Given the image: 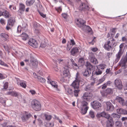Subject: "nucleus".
Returning a JSON list of instances; mask_svg holds the SVG:
<instances>
[{"label":"nucleus","mask_w":127,"mask_h":127,"mask_svg":"<svg viewBox=\"0 0 127 127\" xmlns=\"http://www.w3.org/2000/svg\"><path fill=\"white\" fill-rule=\"evenodd\" d=\"M30 106L35 111H39L41 109L40 102L36 99H34L31 101Z\"/></svg>","instance_id":"f257e3e1"},{"label":"nucleus","mask_w":127,"mask_h":127,"mask_svg":"<svg viewBox=\"0 0 127 127\" xmlns=\"http://www.w3.org/2000/svg\"><path fill=\"white\" fill-rule=\"evenodd\" d=\"M93 96V94L91 92H87L85 93L82 97L83 100L89 101Z\"/></svg>","instance_id":"f03ea898"},{"label":"nucleus","mask_w":127,"mask_h":127,"mask_svg":"<svg viewBox=\"0 0 127 127\" xmlns=\"http://www.w3.org/2000/svg\"><path fill=\"white\" fill-rule=\"evenodd\" d=\"M80 82V78L78 76V73H77L76 75V78L75 80L74 81L71 86L74 89H79V84Z\"/></svg>","instance_id":"7ed1b4c3"},{"label":"nucleus","mask_w":127,"mask_h":127,"mask_svg":"<svg viewBox=\"0 0 127 127\" xmlns=\"http://www.w3.org/2000/svg\"><path fill=\"white\" fill-rule=\"evenodd\" d=\"M92 107L94 109L98 110L101 106V104L96 100H95L91 103Z\"/></svg>","instance_id":"20e7f679"},{"label":"nucleus","mask_w":127,"mask_h":127,"mask_svg":"<svg viewBox=\"0 0 127 127\" xmlns=\"http://www.w3.org/2000/svg\"><path fill=\"white\" fill-rule=\"evenodd\" d=\"M15 22V19L14 18H10L7 21V24L6 27V29L7 30H9L14 24Z\"/></svg>","instance_id":"39448f33"},{"label":"nucleus","mask_w":127,"mask_h":127,"mask_svg":"<svg viewBox=\"0 0 127 127\" xmlns=\"http://www.w3.org/2000/svg\"><path fill=\"white\" fill-rule=\"evenodd\" d=\"M114 84L115 87L118 89L122 90L123 88V85L121 80L118 79H116L114 81Z\"/></svg>","instance_id":"423d86ee"},{"label":"nucleus","mask_w":127,"mask_h":127,"mask_svg":"<svg viewBox=\"0 0 127 127\" xmlns=\"http://www.w3.org/2000/svg\"><path fill=\"white\" fill-rule=\"evenodd\" d=\"M28 43L30 45L34 48H36L38 47V44L36 40L33 39H30Z\"/></svg>","instance_id":"0eeeda50"},{"label":"nucleus","mask_w":127,"mask_h":127,"mask_svg":"<svg viewBox=\"0 0 127 127\" xmlns=\"http://www.w3.org/2000/svg\"><path fill=\"white\" fill-rule=\"evenodd\" d=\"M27 24L24 23L23 24L22 27L19 26L17 28V32H21L22 31L25 32L27 31Z\"/></svg>","instance_id":"6e6552de"},{"label":"nucleus","mask_w":127,"mask_h":127,"mask_svg":"<svg viewBox=\"0 0 127 127\" xmlns=\"http://www.w3.org/2000/svg\"><path fill=\"white\" fill-rule=\"evenodd\" d=\"M103 47L105 49L108 51L112 50V47L110 41H106Z\"/></svg>","instance_id":"1a4fd4ad"},{"label":"nucleus","mask_w":127,"mask_h":127,"mask_svg":"<svg viewBox=\"0 0 127 127\" xmlns=\"http://www.w3.org/2000/svg\"><path fill=\"white\" fill-rule=\"evenodd\" d=\"M78 23H77V25L78 26L82 29L85 26V24L86 23V21L83 19H77V20Z\"/></svg>","instance_id":"9d476101"},{"label":"nucleus","mask_w":127,"mask_h":127,"mask_svg":"<svg viewBox=\"0 0 127 127\" xmlns=\"http://www.w3.org/2000/svg\"><path fill=\"white\" fill-rule=\"evenodd\" d=\"M106 110L107 111H112L114 109V107L112 103L108 101L106 102Z\"/></svg>","instance_id":"9b49d317"},{"label":"nucleus","mask_w":127,"mask_h":127,"mask_svg":"<svg viewBox=\"0 0 127 127\" xmlns=\"http://www.w3.org/2000/svg\"><path fill=\"white\" fill-rule=\"evenodd\" d=\"M90 59L91 62L95 64H98V62L93 53H91L89 55Z\"/></svg>","instance_id":"f8f14e48"},{"label":"nucleus","mask_w":127,"mask_h":127,"mask_svg":"<svg viewBox=\"0 0 127 127\" xmlns=\"http://www.w3.org/2000/svg\"><path fill=\"white\" fill-rule=\"evenodd\" d=\"M32 116L31 114L28 112H26L25 115L22 117V120L23 122H25Z\"/></svg>","instance_id":"ddd939ff"},{"label":"nucleus","mask_w":127,"mask_h":127,"mask_svg":"<svg viewBox=\"0 0 127 127\" xmlns=\"http://www.w3.org/2000/svg\"><path fill=\"white\" fill-rule=\"evenodd\" d=\"M30 62L33 66H36L38 64V62L35 59L33 55L31 54L30 55Z\"/></svg>","instance_id":"4468645a"},{"label":"nucleus","mask_w":127,"mask_h":127,"mask_svg":"<svg viewBox=\"0 0 127 127\" xmlns=\"http://www.w3.org/2000/svg\"><path fill=\"white\" fill-rule=\"evenodd\" d=\"M64 70L63 72V74L62 75L64 77H67L69 74V71L68 70L69 67L67 66H65L64 67Z\"/></svg>","instance_id":"2eb2a0df"},{"label":"nucleus","mask_w":127,"mask_h":127,"mask_svg":"<svg viewBox=\"0 0 127 127\" xmlns=\"http://www.w3.org/2000/svg\"><path fill=\"white\" fill-rule=\"evenodd\" d=\"M38 37L42 42L41 43L40 47L42 48H44L46 46V42L45 41V38L43 36H38Z\"/></svg>","instance_id":"dca6fc26"},{"label":"nucleus","mask_w":127,"mask_h":127,"mask_svg":"<svg viewBox=\"0 0 127 127\" xmlns=\"http://www.w3.org/2000/svg\"><path fill=\"white\" fill-rule=\"evenodd\" d=\"M106 121V127H113L114 123L113 120L111 117L109 119Z\"/></svg>","instance_id":"f3484780"},{"label":"nucleus","mask_w":127,"mask_h":127,"mask_svg":"<svg viewBox=\"0 0 127 127\" xmlns=\"http://www.w3.org/2000/svg\"><path fill=\"white\" fill-rule=\"evenodd\" d=\"M79 48L77 47H75L72 48L70 51L71 55L73 56H75L79 52Z\"/></svg>","instance_id":"a211bd4d"},{"label":"nucleus","mask_w":127,"mask_h":127,"mask_svg":"<svg viewBox=\"0 0 127 127\" xmlns=\"http://www.w3.org/2000/svg\"><path fill=\"white\" fill-rule=\"evenodd\" d=\"M119 65L122 69H124V73L125 75H127V65L126 64L119 63Z\"/></svg>","instance_id":"6ab92c4d"},{"label":"nucleus","mask_w":127,"mask_h":127,"mask_svg":"<svg viewBox=\"0 0 127 127\" xmlns=\"http://www.w3.org/2000/svg\"><path fill=\"white\" fill-rule=\"evenodd\" d=\"M121 105L124 106L125 105V100L122 97L117 96L115 99Z\"/></svg>","instance_id":"aec40b11"},{"label":"nucleus","mask_w":127,"mask_h":127,"mask_svg":"<svg viewBox=\"0 0 127 127\" xmlns=\"http://www.w3.org/2000/svg\"><path fill=\"white\" fill-rule=\"evenodd\" d=\"M64 88L66 92L67 95H73V90L68 87H66Z\"/></svg>","instance_id":"412c9836"},{"label":"nucleus","mask_w":127,"mask_h":127,"mask_svg":"<svg viewBox=\"0 0 127 127\" xmlns=\"http://www.w3.org/2000/svg\"><path fill=\"white\" fill-rule=\"evenodd\" d=\"M80 7L82 8V10H89L90 9L89 6L87 4H86L84 3H81Z\"/></svg>","instance_id":"4be33fe9"},{"label":"nucleus","mask_w":127,"mask_h":127,"mask_svg":"<svg viewBox=\"0 0 127 127\" xmlns=\"http://www.w3.org/2000/svg\"><path fill=\"white\" fill-rule=\"evenodd\" d=\"M123 53L122 51H119L118 53L116 55V58L115 60V61L116 62H118L119 60L120 57L123 54Z\"/></svg>","instance_id":"5701e85b"},{"label":"nucleus","mask_w":127,"mask_h":127,"mask_svg":"<svg viewBox=\"0 0 127 127\" xmlns=\"http://www.w3.org/2000/svg\"><path fill=\"white\" fill-rule=\"evenodd\" d=\"M48 113H44L43 117L45 120L49 121L52 119V116L51 115L48 114Z\"/></svg>","instance_id":"b1692460"},{"label":"nucleus","mask_w":127,"mask_h":127,"mask_svg":"<svg viewBox=\"0 0 127 127\" xmlns=\"http://www.w3.org/2000/svg\"><path fill=\"white\" fill-rule=\"evenodd\" d=\"M21 36L22 39L25 41L29 38L28 35L24 32H23L22 33L21 35Z\"/></svg>","instance_id":"393cba45"},{"label":"nucleus","mask_w":127,"mask_h":127,"mask_svg":"<svg viewBox=\"0 0 127 127\" xmlns=\"http://www.w3.org/2000/svg\"><path fill=\"white\" fill-rule=\"evenodd\" d=\"M0 36L1 38H3L5 41H6L9 39V36L8 35L3 33H1L0 34Z\"/></svg>","instance_id":"a878e982"},{"label":"nucleus","mask_w":127,"mask_h":127,"mask_svg":"<svg viewBox=\"0 0 127 127\" xmlns=\"http://www.w3.org/2000/svg\"><path fill=\"white\" fill-rule=\"evenodd\" d=\"M117 111L118 113L120 114H127V111L124 109H117Z\"/></svg>","instance_id":"bb28decb"},{"label":"nucleus","mask_w":127,"mask_h":127,"mask_svg":"<svg viewBox=\"0 0 127 127\" xmlns=\"http://www.w3.org/2000/svg\"><path fill=\"white\" fill-rule=\"evenodd\" d=\"M86 65L87 68L86 69L89 70H91L93 69L94 66L89 62H87Z\"/></svg>","instance_id":"cd10ccee"},{"label":"nucleus","mask_w":127,"mask_h":127,"mask_svg":"<svg viewBox=\"0 0 127 127\" xmlns=\"http://www.w3.org/2000/svg\"><path fill=\"white\" fill-rule=\"evenodd\" d=\"M112 83L110 81H107L106 83L102 85V89H105L106 88L107 86H110Z\"/></svg>","instance_id":"c85d7f7f"},{"label":"nucleus","mask_w":127,"mask_h":127,"mask_svg":"<svg viewBox=\"0 0 127 127\" xmlns=\"http://www.w3.org/2000/svg\"><path fill=\"white\" fill-rule=\"evenodd\" d=\"M91 70H89L86 69L85 71L83 73V75L86 77H88L91 74Z\"/></svg>","instance_id":"c756f323"},{"label":"nucleus","mask_w":127,"mask_h":127,"mask_svg":"<svg viewBox=\"0 0 127 127\" xmlns=\"http://www.w3.org/2000/svg\"><path fill=\"white\" fill-rule=\"evenodd\" d=\"M80 92L79 89H74L73 90V95L75 97H78Z\"/></svg>","instance_id":"7c9ffc66"},{"label":"nucleus","mask_w":127,"mask_h":127,"mask_svg":"<svg viewBox=\"0 0 127 127\" xmlns=\"http://www.w3.org/2000/svg\"><path fill=\"white\" fill-rule=\"evenodd\" d=\"M83 31H87V32H91L92 29L90 26L85 25L82 29Z\"/></svg>","instance_id":"2f4dec72"},{"label":"nucleus","mask_w":127,"mask_h":127,"mask_svg":"<svg viewBox=\"0 0 127 127\" xmlns=\"http://www.w3.org/2000/svg\"><path fill=\"white\" fill-rule=\"evenodd\" d=\"M106 65L104 64H101L96 66L97 68L99 69L102 71L105 68Z\"/></svg>","instance_id":"473e14b6"},{"label":"nucleus","mask_w":127,"mask_h":127,"mask_svg":"<svg viewBox=\"0 0 127 127\" xmlns=\"http://www.w3.org/2000/svg\"><path fill=\"white\" fill-rule=\"evenodd\" d=\"M101 113L102 117H105L107 119H109L110 118V115L105 112L103 111Z\"/></svg>","instance_id":"72a5a7b5"},{"label":"nucleus","mask_w":127,"mask_h":127,"mask_svg":"<svg viewBox=\"0 0 127 127\" xmlns=\"http://www.w3.org/2000/svg\"><path fill=\"white\" fill-rule=\"evenodd\" d=\"M106 93L108 95L112 94L113 92V90L109 88H107L105 90Z\"/></svg>","instance_id":"f704fd0d"},{"label":"nucleus","mask_w":127,"mask_h":127,"mask_svg":"<svg viewBox=\"0 0 127 127\" xmlns=\"http://www.w3.org/2000/svg\"><path fill=\"white\" fill-rule=\"evenodd\" d=\"M34 1V0H27L26 1V4L27 6H31L33 4Z\"/></svg>","instance_id":"c9c22d12"},{"label":"nucleus","mask_w":127,"mask_h":127,"mask_svg":"<svg viewBox=\"0 0 127 127\" xmlns=\"http://www.w3.org/2000/svg\"><path fill=\"white\" fill-rule=\"evenodd\" d=\"M127 63V56H125L123 57L120 61L119 63L126 64Z\"/></svg>","instance_id":"e433bc0d"},{"label":"nucleus","mask_w":127,"mask_h":127,"mask_svg":"<svg viewBox=\"0 0 127 127\" xmlns=\"http://www.w3.org/2000/svg\"><path fill=\"white\" fill-rule=\"evenodd\" d=\"M89 107L88 106L84 108H82L81 109V113L82 115L85 114L87 112V111Z\"/></svg>","instance_id":"4c0bfd02"},{"label":"nucleus","mask_w":127,"mask_h":127,"mask_svg":"<svg viewBox=\"0 0 127 127\" xmlns=\"http://www.w3.org/2000/svg\"><path fill=\"white\" fill-rule=\"evenodd\" d=\"M20 85L22 88H26L27 87L26 82L25 81H21L20 83Z\"/></svg>","instance_id":"58836bf2"},{"label":"nucleus","mask_w":127,"mask_h":127,"mask_svg":"<svg viewBox=\"0 0 127 127\" xmlns=\"http://www.w3.org/2000/svg\"><path fill=\"white\" fill-rule=\"evenodd\" d=\"M2 15L4 16L6 18H8L9 17V13L7 11L5 10L2 12Z\"/></svg>","instance_id":"ea45409f"},{"label":"nucleus","mask_w":127,"mask_h":127,"mask_svg":"<svg viewBox=\"0 0 127 127\" xmlns=\"http://www.w3.org/2000/svg\"><path fill=\"white\" fill-rule=\"evenodd\" d=\"M112 116L115 119L117 120L120 118V116L114 113L112 114Z\"/></svg>","instance_id":"a19ab883"},{"label":"nucleus","mask_w":127,"mask_h":127,"mask_svg":"<svg viewBox=\"0 0 127 127\" xmlns=\"http://www.w3.org/2000/svg\"><path fill=\"white\" fill-rule=\"evenodd\" d=\"M91 88L92 87L91 85H87L86 86L85 90L90 92H92L93 90Z\"/></svg>","instance_id":"79ce46f5"},{"label":"nucleus","mask_w":127,"mask_h":127,"mask_svg":"<svg viewBox=\"0 0 127 127\" xmlns=\"http://www.w3.org/2000/svg\"><path fill=\"white\" fill-rule=\"evenodd\" d=\"M37 78L38 81L41 83H43L45 81V79L42 77L38 76L37 77Z\"/></svg>","instance_id":"37998d69"},{"label":"nucleus","mask_w":127,"mask_h":127,"mask_svg":"<svg viewBox=\"0 0 127 127\" xmlns=\"http://www.w3.org/2000/svg\"><path fill=\"white\" fill-rule=\"evenodd\" d=\"M105 80V78L104 77H102L97 81V85H98L103 82Z\"/></svg>","instance_id":"c03bdc74"},{"label":"nucleus","mask_w":127,"mask_h":127,"mask_svg":"<svg viewBox=\"0 0 127 127\" xmlns=\"http://www.w3.org/2000/svg\"><path fill=\"white\" fill-rule=\"evenodd\" d=\"M115 125L116 127H121L122 125V123L120 122L117 121L116 122Z\"/></svg>","instance_id":"a18cd8bd"},{"label":"nucleus","mask_w":127,"mask_h":127,"mask_svg":"<svg viewBox=\"0 0 127 127\" xmlns=\"http://www.w3.org/2000/svg\"><path fill=\"white\" fill-rule=\"evenodd\" d=\"M102 71L98 68H97L95 72V74L97 75H99L102 74Z\"/></svg>","instance_id":"49530a36"},{"label":"nucleus","mask_w":127,"mask_h":127,"mask_svg":"<svg viewBox=\"0 0 127 127\" xmlns=\"http://www.w3.org/2000/svg\"><path fill=\"white\" fill-rule=\"evenodd\" d=\"M50 83L51 85L53 87H54L57 89L58 88V85H57L54 81H52L50 82Z\"/></svg>","instance_id":"de8ad7c7"},{"label":"nucleus","mask_w":127,"mask_h":127,"mask_svg":"<svg viewBox=\"0 0 127 127\" xmlns=\"http://www.w3.org/2000/svg\"><path fill=\"white\" fill-rule=\"evenodd\" d=\"M25 6L22 3H20L19 6V9H22L24 10H25Z\"/></svg>","instance_id":"09e8293b"},{"label":"nucleus","mask_w":127,"mask_h":127,"mask_svg":"<svg viewBox=\"0 0 127 127\" xmlns=\"http://www.w3.org/2000/svg\"><path fill=\"white\" fill-rule=\"evenodd\" d=\"M87 101L85 100H83L81 102V105L83 107L85 106L86 107L88 105V103L87 102Z\"/></svg>","instance_id":"8fccbe9b"},{"label":"nucleus","mask_w":127,"mask_h":127,"mask_svg":"<svg viewBox=\"0 0 127 127\" xmlns=\"http://www.w3.org/2000/svg\"><path fill=\"white\" fill-rule=\"evenodd\" d=\"M72 46L71 45V44H70L69 43H67V47L66 48L67 50V51H69Z\"/></svg>","instance_id":"3c124183"},{"label":"nucleus","mask_w":127,"mask_h":127,"mask_svg":"<svg viewBox=\"0 0 127 127\" xmlns=\"http://www.w3.org/2000/svg\"><path fill=\"white\" fill-rule=\"evenodd\" d=\"M89 115L92 118H94L95 117V115L94 112L92 111H90L89 113Z\"/></svg>","instance_id":"603ef678"},{"label":"nucleus","mask_w":127,"mask_h":127,"mask_svg":"<svg viewBox=\"0 0 127 127\" xmlns=\"http://www.w3.org/2000/svg\"><path fill=\"white\" fill-rule=\"evenodd\" d=\"M70 60L71 61V62L73 66H74L75 67H78L77 64L75 63L74 61L73 60V59L71 58L70 59Z\"/></svg>","instance_id":"864d4df0"},{"label":"nucleus","mask_w":127,"mask_h":127,"mask_svg":"<svg viewBox=\"0 0 127 127\" xmlns=\"http://www.w3.org/2000/svg\"><path fill=\"white\" fill-rule=\"evenodd\" d=\"M17 97L18 98L20 99L22 98V95L19 93H16V97Z\"/></svg>","instance_id":"5fc2aeb1"},{"label":"nucleus","mask_w":127,"mask_h":127,"mask_svg":"<svg viewBox=\"0 0 127 127\" xmlns=\"http://www.w3.org/2000/svg\"><path fill=\"white\" fill-rule=\"evenodd\" d=\"M100 93L102 95L103 97H106L108 95L106 93V91H103L102 92H101Z\"/></svg>","instance_id":"6e6d98bb"},{"label":"nucleus","mask_w":127,"mask_h":127,"mask_svg":"<svg viewBox=\"0 0 127 127\" xmlns=\"http://www.w3.org/2000/svg\"><path fill=\"white\" fill-rule=\"evenodd\" d=\"M55 9L57 11V12L59 13H60L62 11V9L61 7H55Z\"/></svg>","instance_id":"4d7b16f0"},{"label":"nucleus","mask_w":127,"mask_h":127,"mask_svg":"<svg viewBox=\"0 0 127 127\" xmlns=\"http://www.w3.org/2000/svg\"><path fill=\"white\" fill-rule=\"evenodd\" d=\"M62 17L64 19H66L68 17V15L66 13H63L62 14Z\"/></svg>","instance_id":"13d9d810"},{"label":"nucleus","mask_w":127,"mask_h":127,"mask_svg":"<svg viewBox=\"0 0 127 127\" xmlns=\"http://www.w3.org/2000/svg\"><path fill=\"white\" fill-rule=\"evenodd\" d=\"M79 63L81 64H83L84 63V59L83 58H80L78 61Z\"/></svg>","instance_id":"bf43d9fd"},{"label":"nucleus","mask_w":127,"mask_h":127,"mask_svg":"<svg viewBox=\"0 0 127 127\" xmlns=\"http://www.w3.org/2000/svg\"><path fill=\"white\" fill-rule=\"evenodd\" d=\"M8 83L7 82H5L4 83L3 85V88L2 89L3 90V89H6L8 87Z\"/></svg>","instance_id":"052dcab7"},{"label":"nucleus","mask_w":127,"mask_h":127,"mask_svg":"<svg viewBox=\"0 0 127 127\" xmlns=\"http://www.w3.org/2000/svg\"><path fill=\"white\" fill-rule=\"evenodd\" d=\"M0 64L5 66L8 67V65L6 64L4 62L0 60Z\"/></svg>","instance_id":"680f3d73"},{"label":"nucleus","mask_w":127,"mask_h":127,"mask_svg":"<svg viewBox=\"0 0 127 127\" xmlns=\"http://www.w3.org/2000/svg\"><path fill=\"white\" fill-rule=\"evenodd\" d=\"M40 25L36 22H34L33 25V26L34 28H36Z\"/></svg>","instance_id":"e2e57ef3"},{"label":"nucleus","mask_w":127,"mask_h":127,"mask_svg":"<svg viewBox=\"0 0 127 127\" xmlns=\"http://www.w3.org/2000/svg\"><path fill=\"white\" fill-rule=\"evenodd\" d=\"M4 48L5 49L6 51H7L8 53L10 52V49L8 47V46L6 45V46H3Z\"/></svg>","instance_id":"0e129e2a"},{"label":"nucleus","mask_w":127,"mask_h":127,"mask_svg":"<svg viewBox=\"0 0 127 127\" xmlns=\"http://www.w3.org/2000/svg\"><path fill=\"white\" fill-rule=\"evenodd\" d=\"M125 44L124 43H122L119 46L120 49L119 51H122V49L124 46V45Z\"/></svg>","instance_id":"69168bd1"},{"label":"nucleus","mask_w":127,"mask_h":127,"mask_svg":"<svg viewBox=\"0 0 127 127\" xmlns=\"http://www.w3.org/2000/svg\"><path fill=\"white\" fill-rule=\"evenodd\" d=\"M38 12L40 15L43 18H45L46 17V15L43 14L41 12L39 11H38Z\"/></svg>","instance_id":"338daca9"},{"label":"nucleus","mask_w":127,"mask_h":127,"mask_svg":"<svg viewBox=\"0 0 127 127\" xmlns=\"http://www.w3.org/2000/svg\"><path fill=\"white\" fill-rule=\"evenodd\" d=\"M46 125L47 127H52L53 126V124L50 123H47Z\"/></svg>","instance_id":"774afa93"}]
</instances>
